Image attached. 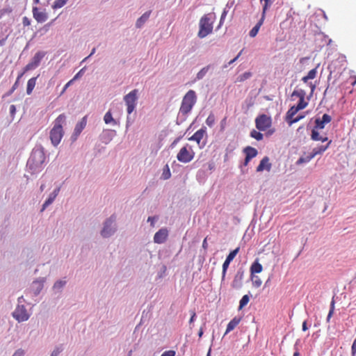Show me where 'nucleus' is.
Returning <instances> with one entry per match:
<instances>
[{"mask_svg":"<svg viewBox=\"0 0 356 356\" xmlns=\"http://www.w3.org/2000/svg\"><path fill=\"white\" fill-rule=\"evenodd\" d=\"M331 143H332V141L330 140L326 145H321V146L314 148L312 150V152L311 153V154L309 156H308L306 159L300 158L299 160L298 161V163L307 162V161H310L312 159H313L314 156H316V155L323 153L329 147Z\"/></svg>","mask_w":356,"mask_h":356,"instance_id":"10","label":"nucleus"},{"mask_svg":"<svg viewBox=\"0 0 356 356\" xmlns=\"http://www.w3.org/2000/svg\"><path fill=\"white\" fill-rule=\"evenodd\" d=\"M216 122V118L213 113H210L206 120V124L209 127H212Z\"/></svg>","mask_w":356,"mask_h":356,"instance_id":"35","label":"nucleus"},{"mask_svg":"<svg viewBox=\"0 0 356 356\" xmlns=\"http://www.w3.org/2000/svg\"><path fill=\"white\" fill-rule=\"evenodd\" d=\"M44 56V52H42V51L37 52L33 57L31 61L29 62L25 66L24 72L34 70L36 67H38Z\"/></svg>","mask_w":356,"mask_h":356,"instance_id":"11","label":"nucleus"},{"mask_svg":"<svg viewBox=\"0 0 356 356\" xmlns=\"http://www.w3.org/2000/svg\"><path fill=\"white\" fill-rule=\"evenodd\" d=\"M33 17L38 23H43L48 19V14L45 10H40L37 6H33L32 9Z\"/></svg>","mask_w":356,"mask_h":356,"instance_id":"14","label":"nucleus"},{"mask_svg":"<svg viewBox=\"0 0 356 356\" xmlns=\"http://www.w3.org/2000/svg\"><path fill=\"white\" fill-rule=\"evenodd\" d=\"M35 4H42L44 6H47L49 4L51 0H33Z\"/></svg>","mask_w":356,"mask_h":356,"instance_id":"45","label":"nucleus"},{"mask_svg":"<svg viewBox=\"0 0 356 356\" xmlns=\"http://www.w3.org/2000/svg\"><path fill=\"white\" fill-rule=\"evenodd\" d=\"M197 102V95L194 90H188L184 96L179 108V113L183 115H188Z\"/></svg>","mask_w":356,"mask_h":356,"instance_id":"4","label":"nucleus"},{"mask_svg":"<svg viewBox=\"0 0 356 356\" xmlns=\"http://www.w3.org/2000/svg\"><path fill=\"white\" fill-rule=\"evenodd\" d=\"M271 163H270V159L268 156L264 157L260 163L257 167V172H262L264 170L270 171L271 169Z\"/></svg>","mask_w":356,"mask_h":356,"instance_id":"19","label":"nucleus"},{"mask_svg":"<svg viewBox=\"0 0 356 356\" xmlns=\"http://www.w3.org/2000/svg\"><path fill=\"white\" fill-rule=\"evenodd\" d=\"M63 347L62 345L56 346L53 351L51 353L50 356H59V355L63 352Z\"/></svg>","mask_w":356,"mask_h":356,"instance_id":"39","label":"nucleus"},{"mask_svg":"<svg viewBox=\"0 0 356 356\" xmlns=\"http://www.w3.org/2000/svg\"><path fill=\"white\" fill-rule=\"evenodd\" d=\"M210 69V65H207L202 68L197 74L196 75V79L200 80L202 79L204 76L207 74V73L209 72Z\"/></svg>","mask_w":356,"mask_h":356,"instance_id":"31","label":"nucleus"},{"mask_svg":"<svg viewBox=\"0 0 356 356\" xmlns=\"http://www.w3.org/2000/svg\"><path fill=\"white\" fill-rule=\"evenodd\" d=\"M100 235L103 238H109L111 236V218H108L103 222V227L100 231Z\"/></svg>","mask_w":356,"mask_h":356,"instance_id":"16","label":"nucleus"},{"mask_svg":"<svg viewBox=\"0 0 356 356\" xmlns=\"http://www.w3.org/2000/svg\"><path fill=\"white\" fill-rule=\"evenodd\" d=\"M65 115L64 114L59 115L57 118L54 121V124L52 129L50 131V140L54 146H57L63 136V130L62 124L65 120Z\"/></svg>","mask_w":356,"mask_h":356,"instance_id":"3","label":"nucleus"},{"mask_svg":"<svg viewBox=\"0 0 356 356\" xmlns=\"http://www.w3.org/2000/svg\"><path fill=\"white\" fill-rule=\"evenodd\" d=\"M24 351L22 349L17 350L13 356H24Z\"/></svg>","mask_w":356,"mask_h":356,"instance_id":"51","label":"nucleus"},{"mask_svg":"<svg viewBox=\"0 0 356 356\" xmlns=\"http://www.w3.org/2000/svg\"><path fill=\"white\" fill-rule=\"evenodd\" d=\"M22 24L24 26H28L31 24V19H29L27 17H24L22 18Z\"/></svg>","mask_w":356,"mask_h":356,"instance_id":"48","label":"nucleus"},{"mask_svg":"<svg viewBox=\"0 0 356 356\" xmlns=\"http://www.w3.org/2000/svg\"><path fill=\"white\" fill-rule=\"evenodd\" d=\"M255 124L257 129L264 131L271 127L272 119L270 116L262 114L257 117Z\"/></svg>","mask_w":356,"mask_h":356,"instance_id":"8","label":"nucleus"},{"mask_svg":"<svg viewBox=\"0 0 356 356\" xmlns=\"http://www.w3.org/2000/svg\"><path fill=\"white\" fill-rule=\"evenodd\" d=\"M154 220H155V218H154V217H151V216H150V217H148L147 221L151 222V225H152V226H154Z\"/></svg>","mask_w":356,"mask_h":356,"instance_id":"62","label":"nucleus"},{"mask_svg":"<svg viewBox=\"0 0 356 356\" xmlns=\"http://www.w3.org/2000/svg\"><path fill=\"white\" fill-rule=\"evenodd\" d=\"M56 197L54 195V194L51 193L49 195V197L45 200V202L42 204L40 212H43L50 204H51L54 200L56 199Z\"/></svg>","mask_w":356,"mask_h":356,"instance_id":"27","label":"nucleus"},{"mask_svg":"<svg viewBox=\"0 0 356 356\" xmlns=\"http://www.w3.org/2000/svg\"><path fill=\"white\" fill-rule=\"evenodd\" d=\"M263 267L261 264H259L257 261H255L250 267L251 274L254 273H259L262 271Z\"/></svg>","mask_w":356,"mask_h":356,"instance_id":"25","label":"nucleus"},{"mask_svg":"<svg viewBox=\"0 0 356 356\" xmlns=\"http://www.w3.org/2000/svg\"><path fill=\"white\" fill-rule=\"evenodd\" d=\"M87 124V115L81 118V121L79 122L74 129V132L71 136V140L74 142L77 140L79 136L81 134L83 129L86 127Z\"/></svg>","mask_w":356,"mask_h":356,"instance_id":"13","label":"nucleus"},{"mask_svg":"<svg viewBox=\"0 0 356 356\" xmlns=\"http://www.w3.org/2000/svg\"><path fill=\"white\" fill-rule=\"evenodd\" d=\"M195 152L192 146L188 144L182 147L177 154V159L179 161L187 163L191 162L195 157Z\"/></svg>","mask_w":356,"mask_h":356,"instance_id":"5","label":"nucleus"},{"mask_svg":"<svg viewBox=\"0 0 356 356\" xmlns=\"http://www.w3.org/2000/svg\"><path fill=\"white\" fill-rule=\"evenodd\" d=\"M239 249H240L239 247H238L229 252V254L227 255V257L226 258V260H227V262H231L234 259L236 255L238 254Z\"/></svg>","mask_w":356,"mask_h":356,"instance_id":"38","label":"nucleus"},{"mask_svg":"<svg viewBox=\"0 0 356 356\" xmlns=\"http://www.w3.org/2000/svg\"><path fill=\"white\" fill-rule=\"evenodd\" d=\"M152 11L149 10L145 12L140 17H139L136 23V26L137 28H140L143 26V24L147 21L149 19Z\"/></svg>","mask_w":356,"mask_h":356,"instance_id":"21","label":"nucleus"},{"mask_svg":"<svg viewBox=\"0 0 356 356\" xmlns=\"http://www.w3.org/2000/svg\"><path fill=\"white\" fill-rule=\"evenodd\" d=\"M351 354L352 356H355L356 355V346L353 344L351 347Z\"/></svg>","mask_w":356,"mask_h":356,"instance_id":"57","label":"nucleus"},{"mask_svg":"<svg viewBox=\"0 0 356 356\" xmlns=\"http://www.w3.org/2000/svg\"><path fill=\"white\" fill-rule=\"evenodd\" d=\"M252 280L253 286L257 288L259 287L262 284L261 279L258 276L252 275Z\"/></svg>","mask_w":356,"mask_h":356,"instance_id":"41","label":"nucleus"},{"mask_svg":"<svg viewBox=\"0 0 356 356\" xmlns=\"http://www.w3.org/2000/svg\"><path fill=\"white\" fill-rule=\"evenodd\" d=\"M307 106V102L305 101V99H299L298 104L296 105L298 109H304Z\"/></svg>","mask_w":356,"mask_h":356,"instance_id":"42","label":"nucleus"},{"mask_svg":"<svg viewBox=\"0 0 356 356\" xmlns=\"http://www.w3.org/2000/svg\"><path fill=\"white\" fill-rule=\"evenodd\" d=\"M260 1V3L262 4V15H264V16H266V13L267 11V10L268 9V8L271 6L272 4V1L271 0H259Z\"/></svg>","mask_w":356,"mask_h":356,"instance_id":"32","label":"nucleus"},{"mask_svg":"<svg viewBox=\"0 0 356 356\" xmlns=\"http://www.w3.org/2000/svg\"><path fill=\"white\" fill-rule=\"evenodd\" d=\"M229 264H230V262H227V260L225 259V261H224V263L222 264V277L225 276L226 271L229 267Z\"/></svg>","mask_w":356,"mask_h":356,"instance_id":"46","label":"nucleus"},{"mask_svg":"<svg viewBox=\"0 0 356 356\" xmlns=\"http://www.w3.org/2000/svg\"><path fill=\"white\" fill-rule=\"evenodd\" d=\"M12 315L13 317L18 322L26 321L30 317V315L24 305H17Z\"/></svg>","mask_w":356,"mask_h":356,"instance_id":"9","label":"nucleus"},{"mask_svg":"<svg viewBox=\"0 0 356 356\" xmlns=\"http://www.w3.org/2000/svg\"><path fill=\"white\" fill-rule=\"evenodd\" d=\"M207 238H205L202 242V248L206 250L208 247V243H207Z\"/></svg>","mask_w":356,"mask_h":356,"instance_id":"59","label":"nucleus"},{"mask_svg":"<svg viewBox=\"0 0 356 356\" xmlns=\"http://www.w3.org/2000/svg\"><path fill=\"white\" fill-rule=\"evenodd\" d=\"M17 85H18V81H17L14 85L13 86L12 88L10 89V90L8 92V95H10L11 93H13L14 92V90L17 88Z\"/></svg>","mask_w":356,"mask_h":356,"instance_id":"55","label":"nucleus"},{"mask_svg":"<svg viewBox=\"0 0 356 356\" xmlns=\"http://www.w3.org/2000/svg\"><path fill=\"white\" fill-rule=\"evenodd\" d=\"M245 156L251 159L255 157L257 154V150L252 147H247L244 149Z\"/></svg>","mask_w":356,"mask_h":356,"instance_id":"26","label":"nucleus"},{"mask_svg":"<svg viewBox=\"0 0 356 356\" xmlns=\"http://www.w3.org/2000/svg\"><path fill=\"white\" fill-rule=\"evenodd\" d=\"M334 310H330V311H329V313H328L327 316V318H326V321H327V323H329V322H330V318H332V315H333V314H334Z\"/></svg>","mask_w":356,"mask_h":356,"instance_id":"53","label":"nucleus"},{"mask_svg":"<svg viewBox=\"0 0 356 356\" xmlns=\"http://www.w3.org/2000/svg\"><path fill=\"white\" fill-rule=\"evenodd\" d=\"M206 128H201L200 129L197 130L192 136H191L188 140L195 141L197 145H200L202 139L206 136Z\"/></svg>","mask_w":356,"mask_h":356,"instance_id":"18","label":"nucleus"},{"mask_svg":"<svg viewBox=\"0 0 356 356\" xmlns=\"http://www.w3.org/2000/svg\"><path fill=\"white\" fill-rule=\"evenodd\" d=\"M127 111L130 115L136 108L138 99V90L134 89L124 97Z\"/></svg>","mask_w":356,"mask_h":356,"instance_id":"6","label":"nucleus"},{"mask_svg":"<svg viewBox=\"0 0 356 356\" xmlns=\"http://www.w3.org/2000/svg\"><path fill=\"white\" fill-rule=\"evenodd\" d=\"M83 71H84V68L81 69L74 76L72 79L76 80V79H78L79 76H81L82 75V74L83 73Z\"/></svg>","mask_w":356,"mask_h":356,"instance_id":"54","label":"nucleus"},{"mask_svg":"<svg viewBox=\"0 0 356 356\" xmlns=\"http://www.w3.org/2000/svg\"><path fill=\"white\" fill-rule=\"evenodd\" d=\"M60 186H59L56 187L51 193L54 194V195L56 197H57V195H58V193L60 192Z\"/></svg>","mask_w":356,"mask_h":356,"instance_id":"56","label":"nucleus"},{"mask_svg":"<svg viewBox=\"0 0 356 356\" xmlns=\"http://www.w3.org/2000/svg\"><path fill=\"white\" fill-rule=\"evenodd\" d=\"M296 106H292L286 113V120L287 122L289 120L293 118V117L299 111Z\"/></svg>","mask_w":356,"mask_h":356,"instance_id":"29","label":"nucleus"},{"mask_svg":"<svg viewBox=\"0 0 356 356\" xmlns=\"http://www.w3.org/2000/svg\"><path fill=\"white\" fill-rule=\"evenodd\" d=\"M308 330V327H307V321H305L303 323H302V331H306Z\"/></svg>","mask_w":356,"mask_h":356,"instance_id":"63","label":"nucleus"},{"mask_svg":"<svg viewBox=\"0 0 356 356\" xmlns=\"http://www.w3.org/2000/svg\"><path fill=\"white\" fill-rule=\"evenodd\" d=\"M168 236V230L166 228L160 229L154 236V242L161 244L166 241Z\"/></svg>","mask_w":356,"mask_h":356,"instance_id":"15","label":"nucleus"},{"mask_svg":"<svg viewBox=\"0 0 356 356\" xmlns=\"http://www.w3.org/2000/svg\"><path fill=\"white\" fill-rule=\"evenodd\" d=\"M104 120L106 124L111 122V109H108V111L106 113Z\"/></svg>","mask_w":356,"mask_h":356,"instance_id":"44","label":"nucleus"},{"mask_svg":"<svg viewBox=\"0 0 356 356\" xmlns=\"http://www.w3.org/2000/svg\"><path fill=\"white\" fill-rule=\"evenodd\" d=\"M215 19L216 15L213 13L205 14L200 18L197 33L200 38H204L212 33Z\"/></svg>","mask_w":356,"mask_h":356,"instance_id":"2","label":"nucleus"},{"mask_svg":"<svg viewBox=\"0 0 356 356\" xmlns=\"http://www.w3.org/2000/svg\"><path fill=\"white\" fill-rule=\"evenodd\" d=\"M250 301V297L248 295H244L240 300L238 309H242Z\"/></svg>","mask_w":356,"mask_h":356,"instance_id":"34","label":"nucleus"},{"mask_svg":"<svg viewBox=\"0 0 356 356\" xmlns=\"http://www.w3.org/2000/svg\"><path fill=\"white\" fill-rule=\"evenodd\" d=\"M252 76V74L249 72H245L243 74L240 75L238 77V80L239 81H243L248 79H249Z\"/></svg>","mask_w":356,"mask_h":356,"instance_id":"43","label":"nucleus"},{"mask_svg":"<svg viewBox=\"0 0 356 356\" xmlns=\"http://www.w3.org/2000/svg\"><path fill=\"white\" fill-rule=\"evenodd\" d=\"M37 77H33L28 81L26 87V93L31 95L36 83Z\"/></svg>","mask_w":356,"mask_h":356,"instance_id":"28","label":"nucleus"},{"mask_svg":"<svg viewBox=\"0 0 356 356\" xmlns=\"http://www.w3.org/2000/svg\"><path fill=\"white\" fill-rule=\"evenodd\" d=\"M195 316H196L195 312L194 311L192 312V315H191V317L189 321L190 323H191L194 321Z\"/></svg>","mask_w":356,"mask_h":356,"instance_id":"61","label":"nucleus"},{"mask_svg":"<svg viewBox=\"0 0 356 356\" xmlns=\"http://www.w3.org/2000/svg\"><path fill=\"white\" fill-rule=\"evenodd\" d=\"M45 154L42 147L33 148L27 161L26 167L31 174L40 172L44 168Z\"/></svg>","mask_w":356,"mask_h":356,"instance_id":"1","label":"nucleus"},{"mask_svg":"<svg viewBox=\"0 0 356 356\" xmlns=\"http://www.w3.org/2000/svg\"><path fill=\"white\" fill-rule=\"evenodd\" d=\"M45 282L46 278L42 277L33 281L30 286V291L33 293L35 296H38L42 290Z\"/></svg>","mask_w":356,"mask_h":356,"instance_id":"12","label":"nucleus"},{"mask_svg":"<svg viewBox=\"0 0 356 356\" xmlns=\"http://www.w3.org/2000/svg\"><path fill=\"white\" fill-rule=\"evenodd\" d=\"M303 117L304 116H302V115H300V116H298V117H296L295 118H292L290 120H289L288 123H289V125H291L293 123L298 122L299 120H300L302 118H303Z\"/></svg>","mask_w":356,"mask_h":356,"instance_id":"47","label":"nucleus"},{"mask_svg":"<svg viewBox=\"0 0 356 356\" xmlns=\"http://www.w3.org/2000/svg\"><path fill=\"white\" fill-rule=\"evenodd\" d=\"M311 138L313 140H315V141H322V142H325V141H327L328 140L327 137H322L320 136L319 133L318 132L317 130H316L315 129H313L312 131V134H311Z\"/></svg>","mask_w":356,"mask_h":356,"instance_id":"24","label":"nucleus"},{"mask_svg":"<svg viewBox=\"0 0 356 356\" xmlns=\"http://www.w3.org/2000/svg\"><path fill=\"white\" fill-rule=\"evenodd\" d=\"M25 301L23 296H20L17 298V305H22Z\"/></svg>","mask_w":356,"mask_h":356,"instance_id":"60","label":"nucleus"},{"mask_svg":"<svg viewBox=\"0 0 356 356\" xmlns=\"http://www.w3.org/2000/svg\"><path fill=\"white\" fill-rule=\"evenodd\" d=\"M16 112V108L15 105H10V113L13 115Z\"/></svg>","mask_w":356,"mask_h":356,"instance_id":"58","label":"nucleus"},{"mask_svg":"<svg viewBox=\"0 0 356 356\" xmlns=\"http://www.w3.org/2000/svg\"><path fill=\"white\" fill-rule=\"evenodd\" d=\"M332 120V118L330 115L325 113L322 118H316L315 120V127L314 129H323L325 127V125L327 123H330Z\"/></svg>","mask_w":356,"mask_h":356,"instance_id":"17","label":"nucleus"},{"mask_svg":"<svg viewBox=\"0 0 356 356\" xmlns=\"http://www.w3.org/2000/svg\"><path fill=\"white\" fill-rule=\"evenodd\" d=\"M265 17L266 16H264V15H262L261 19L257 22V24L250 31L249 35L251 38H254L257 35V33L260 29V27L261 26V25L263 24V23L264 22Z\"/></svg>","mask_w":356,"mask_h":356,"instance_id":"20","label":"nucleus"},{"mask_svg":"<svg viewBox=\"0 0 356 356\" xmlns=\"http://www.w3.org/2000/svg\"><path fill=\"white\" fill-rule=\"evenodd\" d=\"M170 176L171 173L169 166L168 165H165L163 170L162 177L163 179H168L170 177Z\"/></svg>","mask_w":356,"mask_h":356,"instance_id":"40","label":"nucleus"},{"mask_svg":"<svg viewBox=\"0 0 356 356\" xmlns=\"http://www.w3.org/2000/svg\"><path fill=\"white\" fill-rule=\"evenodd\" d=\"M73 82H74V79H71L70 81H69L65 85V86H64V88H63V90L61 92V94H63L65 92V90H67V88H68V87H70L72 84Z\"/></svg>","mask_w":356,"mask_h":356,"instance_id":"50","label":"nucleus"},{"mask_svg":"<svg viewBox=\"0 0 356 356\" xmlns=\"http://www.w3.org/2000/svg\"><path fill=\"white\" fill-rule=\"evenodd\" d=\"M295 349L296 351L293 353V356H300L298 348L295 346Z\"/></svg>","mask_w":356,"mask_h":356,"instance_id":"64","label":"nucleus"},{"mask_svg":"<svg viewBox=\"0 0 356 356\" xmlns=\"http://www.w3.org/2000/svg\"><path fill=\"white\" fill-rule=\"evenodd\" d=\"M243 51V49H242L234 59L231 60L229 62V65H231V64L234 63L235 61H236L238 59V58L240 57V56L241 55Z\"/></svg>","mask_w":356,"mask_h":356,"instance_id":"52","label":"nucleus"},{"mask_svg":"<svg viewBox=\"0 0 356 356\" xmlns=\"http://www.w3.org/2000/svg\"><path fill=\"white\" fill-rule=\"evenodd\" d=\"M101 140L105 143L108 144L111 140V131L109 129L104 130L100 135Z\"/></svg>","mask_w":356,"mask_h":356,"instance_id":"23","label":"nucleus"},{"mask_svg":"<svg viewBox=\"0 0 356 356\" xmlns=\"http://www.w3.org/2000/svg\"><path fill=\"white\" fill-rule=\"evenodd\" d=\"M67 1V0H56L52 4L51 8L54 10L60 8L66 4Z\"/></svg>","mask_w":356,"mask_h":356,"instance_id":"33","label":"nucleus"},{"mask_svg":"<svg viewBox=\"0 0 356 356\" xmlns=\"http://www.w3.org/2000/svg\"><path fill=\"white\" fill-rule=\"evenodd\" d=\"M250 136L252 138L256 139L257 140H261L264 138V136L261 132L257 131V130H254V129H253L250 132Z\"/></svg>","mask_w":356,"mask_h":356,"instance_id":"36","label":"nucleus"},{"mask_svg":"<svg viewBox=\"0 0 356 356\" xmlns=\"http://www.w3.org/2000/svg\"><path fill=\"white\" fill-rule=\"evenodd\" d=\"M163 356H175L176 352L175 350H167L165 351L163 354Z\"/></svg>","mask_w":356,"mask_h":356,"instance_id":"49","label":"nucleus"},{"mask_svg":"<svg viewBox=\"0 0 356 356\" xmlns=\"http://www.w3.org/2000/svg\"><path fill=\"white\" fill-rule=\"evenodd\" d=\"M306 92L303 90H295L292 93V97H298L299 99H305Z\"/></svg>","mask_w":356,"mask_h":356,"instance_id":"37","label":"nucleus"},{"mask_svg":"<svg viewBox=\"0 0 356 356\" xmlns=\"http://www.w3.org/2000/svg\"><path fill=\"white\" fill-rule=\"evenodd\" d=\"M66 284L67 280L65 277L56 280L51 289V296L57 299H59L62 296L63 291Z\"/></svg>","mask_w":356,"mask_h":356,"instance_id":"7","label":"nucleus"},{"mask_svg":"<svg viewBox=\"0 0 356 356\" xmlns=\"http://www.w3.org/2000/svg\"><path fill=\"white\" fill-rule=\"evenodd\" d=\"M317 74L316 68L311 70L307 74L302 77V81L305 83H307L308 80L313 79L316 77Z\"/></svg>","mask_w":356,"mask_h":356,"instance_id":"30","label":"nucleus"},{"mask_svg":"<svg viewBox=\"0 0 356 356\" xmlns=\"http://www.w3.org/2000/svg\"><path fill=\"white\" fill-rule=\"evenodd\" d=\"M241 318L237 317H234L232 320H231L227 324L225 334H227L229 332L232 331L239 324Z\"/></svg>","mask_w":356,"mask_h":356,"instance_id":"22","label":"nucleus"}]
</instances>
